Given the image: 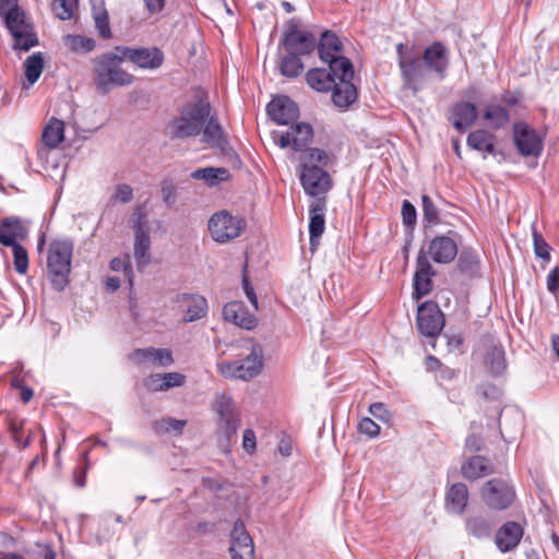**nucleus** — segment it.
Returning a JSON list of instances; mask_svg holds the SVG:
<instances>
[{"mask_svg": "<svg viewBox=\"0 0 559 559\" xmlns=\"http://www.w3.org/2000/svg\"><path fill=\"white\" fill-rule=\"evenodd\" d=\"M467 146L472 150L495 154L496 135L488 130L479 129L471 132L466 140Z\"/></svg>", "mask_w": 559, "mask_h": 559, "instance_id": "obj_35", "label": "nucleus"}, {"mask_svg": "<svg viewBox=\"0 0 559 559\" xmlns=\"http://www.w3.org/2000/svg\"><path fill=\"white\" fill-rule=\"evenodd\" d=\"M10 431L12 433V438L14 440V442L16 444H19L21 442V438H22V430L24 428V420H17V419H12L10 421Z\"/></svg>", "mask_w": 559, "mask_h": 559, "instance_id": "obj_60", "label": "nucleus"}, {"mask_svg": "<svg viewBox=\"0 0 559 559\" xmlns=\"http://www.w3.org/2000/svg\"><path fill=\"white\" fill-rule=\"evenodd\" d=\"M275 144L281 148L292 147L296 152L305 153L309 150L307 146L313 139V130L309 123L294 122L286 132L273 131L271 133Z\"/></svg>", "mask_w": 559, "mask_h": 559, "instance_id": "obj_15", "label": "nucleus"}, {"mask_svg": "<svg viewBox=\"0 0 559 559\" xmlns=\"http://www.w3.org/2000/svg\"><path fill=\"white\" fill-rule=\"evenodd\" d=\"M130 359L136 364L152 361L158 366L167 367L174 362L173 354L167 348H139L130 354Z\"/></svg>", "mask_w": 559, "mask_h": 559, "instance_id": "obj_32", "label": "nucleus"}, {"mask_svg": "<svg viewBox=\"0 0 559 559\" xmlns=\"http://www.w3.org/2000/svg\"><path fill=\"white\" fill-rule=\"evenodd\" d=\"M51 10L61 21L70 20L72 16V8L68 0H52Z\"/></svg>", "mask_w": 559, "mask_h": 559, "instance_id": "obj_51", "label": "nucleus"}, {"mask_svg": "<svg viewBox=\"0 0 559 559\" xmlns=\"http://www.w3.org/2000/svg\"><path fill=\"white\" fill-rule=\"evenodd\" d=\"M110 269L116 272L122 271L128 277L130 285H132V266L129 255L124 258H114L110 261Z\"/></svg>", "mask_w": 559, "mask_h": 559, "instance_id": "obj_52", "label": "nucleus"}, {"mask_svg": "<svg viewBox=\"0 0 559 559\" xmlns=\"http://www.w3.org/2000/svg\"><path fill=\"white\" fill-rule=\"evenodd\" d=\"M444 314L435 301H426L417 310V328L419 332L428 337L440 334L444 326Z\"/></svg>", "mask_w": 559, "mask_h": 559, "instance_id": "obj_17", "label": "nucleus"}, {"mask_svg": "<svg viewBox=\"0 0 559 559\" xmlns=\"http://www.w3.org/2000/svg\"><path fill=\"white\" fill-rule=\"evenodd\" d=\"M132 228L134 229V258L139 269H143L151 262L150 227L145 214L136 209L132 215Z\"/></svg>", "mask_w": 559, "mask_h": 559, "instance_id": "obj_14", "label": "nucleus"}, {"mask_svg": "<svg viewBox=\"0 0 559 559\" xmlns=\"http://www.w3.org/2000/svg\"><path fill=\"white\" fill-rule=\"evenodd\" d=\"M317 46L320 59L329 64L334 74L344 71L346 73L345 75L348 76L349 68L353 67V63L348 58L340 55L343 45L335 33L324 31Z\"/></svg>", "mask_w": 559, "mask_h": 559, "instance_id": "obj_8", "label": "nucleus"}, {"mask_svg": "<svg viewBox=\"0 0 559 559\" xmlns=\"http://www.w3.org/2000/svg\"><path fill=\"white\" fill-rule=\"evenodd\" d=\"M326 209L325 198L314 199L309 205V234L310 246L316 247L325 229L324 212Z\"/></svg>", "mask_w": 559, "mask_h": 559, "instance_id": "obj_25", "label": "nucleus"}, {"mask_svg": "<svg viewBox=\"0 0 559 559\" xmlns=\"http://www.w3.org/2000/svg\"><path fill=\"white\" fill-rule=\"evenodd\" d=\"M495 472L491 461L481 455H474L461 465V473L467 480L474 481Z\"/></svg>", "mask_w": 559, "mask_h": 559, "instance_id": "obj_28", "label": "nucleus"}, {"mask_svg": "<svg viewBox=\"0 0 559 559\" xmlns=\"http://www.w3.org/2000/svg\"><path fill=\"white\" fill-rule=\"evenodd\" d=\"M267 115L277 124H290L297 121L299 108L288 96L282 95L273 98L267 107Z\"/></svg>", "mask_w": 559, "mask_h": 559, "instance_id": "obj_21", "label": "nucleus"}, {"mask_svg": "<svg viewBox=\"0 0 559 559\" xmlns=\"http://www.w3.org/2000/svg\"><path fill=\"white\" fill-rule=\"evenodd\" d=\"M13 251L14 269L17 273L24 274L28 267V257L26 249L19 242L10 246Z\"/></svg>", "mask_w": 559, "mask_h": 559, "instance_id": "obj_49", "label": "nucleus"}, {"mask_svg": "<svg viewBox=\"0 0 559 559\" xmlns=\"http://www.w3.org/2000/svg\"><path fill=\"white\" fill-rule=\"evenodd\" d=\"M436 272L421 249L416 259V271L414 274V296L419 299L432 290V277Z\"/></svg>", "mask_w": 559, "mask_h": 559, "instance_id": "obj_22", "label": "nucleus"}, {"mask_svg": "<svg viewBox=\"0 0 559 559\" xmlns=\"http://www.w3.org/2000/svg\"><path fill=\"white\" fill-rule=\"evenodd\" d=\"M229 552L231 559H253L254 557L253 540L246 531L241 520H237L234 523V527L230 532Z\"/></svg>", "mask_w": 559, "mask_h": 559, "instance_id": "obj_20", "label": "nucleus"}, {"mask_svg": "<svg viewBox=\"0 0 559 559\" xmlns=\"http://www.w3.org/2000/svg\"><path fill=\"white\" fill-rule=\"evenodd\" d=\"M93 19L99 36L104 39L110 38L109 14L104 7V2H100L99 5H93Z\"/></svg>", "mask_w": 559, "mask_h": 559, "instance_id": "obj_42", "label": "nucleus"}, {"mask_svg": "<svg viewBox=\"0 0 559 559\" xmlns=\"http://www.w3.org/2000/svg\"><path fill=\"white\" fill-rule=\"evenodd\" d=\"M333 163V157L320 148H310L300 157V183L305 192L314 199L325 198L333 187L330 174L321 166Z\"/></svg>", "mask_w": 559, "mask_h": 559, "instance_id": "obj_2", "label": "nucleus"}, {"mask_svg": "<svg viewBox=\"0 0 559 559\" xmlns=\"http://www.w3.org/2000/svg\"><path fill=\"white\" fill-rule=\"evenodd\" d=\"M145 3L146 10L151 14L159 13L164 7L166 0H143Z\"/></svg>", "mask_w": 559, "mask_h": 559, "instance_id": "obj_61", "label": "nucleus"}, {"mask_svg": "<svg viewBox=\"0 0 559 559\" xmlns=\"http://www.w3.org/2000/svg\"><path fill=\"white\" fill-rule=\"evenodd\" d=\"M483 447V441L476 436H471L466 440V448L473 451H479Z\"/></svg>", "mask_w": 559, "mask_h": 559, "instance_id": "obj_62", "label": "nucleus"}, {"mask_svg": "<svg viewBox=\"0 0 559 559\" xmlns=\"http://www.w3.org/2000/svg\"><path fill=\"white\" fill-rule=\"evenodd\" d=\"M304 70V63L299 58V55L294 52H287L286 56L282 58L280 63L281 74L293 79L297 78Z\"/></svg>", "mask_w": 559, "mask_h": 559, "instance_id": "obj_41", "label": "nucleus"}, {"mask_svg": "<svg viewBox=\"0 0 559 559\" xmlns=\"http://www.w3.org/2000/svg\"><path fill=\"white\" fill-rule=\"evenodd\" d=\"M162 197L164 202L171 206L176 202V191L171 181L165 180L162 183Z\"/></svg>", "mask_w": 559, "mask_h": 559, "instance_id": "obj_56", "label": "nucleus"}, {"mask_svg": "<svg viewBox=\"0 0 559 559\" xmlns=\"http://www.w3.org/2000/svg\"><path fill=\"white\" fill-rule=\"evenodd\" d=\"M485 503L496 510H504L511 506L515 497L513 488L502 478L486 481L480 490Z\"/></svg>", "mask_w": 559, "mask_h": 559, "instance_id": "obj_16", "label": "nucleus"}, {"mask_svg": "<svg viewBox=\"0 0 559 559\" xmlns=\"http://www.w3.org/2000/svg\"><path fill=\"white\" fill-rule=\"evenodd\" d=\"M369 413L379 420L388 421L389 420V412L385 405L381 402L372 403L369 406Z\"/></svg>", "mask_w": 559, "mask_h": 559, "instance_id": "obj_57", "label": "nucleus"}, {"mask_svg": "<svg viewBox=\"0 0 559 559\" xmlns=\"http://www.w3.org/2000/svg\"><path fill=\"white\" fill-rule=\"evenodd\" d=\"M421 203L424 221L428 222L429 224H437L439 221V212L430 197L424 194L421 197Z\"/></svg>", "mask_w": 559, "mask_h": 559, "instance_id": "obj_50", "label": "nucleus"}, {"mask_svg": "<svg viewBox=\"0 0 559 559\" xmlns=\"http://www.w3.org/2000/svg\"><path fill=\"white\" fill-rule=\"evenodd\" d=\"M215 409L219 416L218 432L224 439V441L219 440V444L225 451H228L229 444L236 438L240 427V415L233 399L226 394L217 395Z\"/></svg>", "mask_w": 559, "mask_h": 559, "instance_id": "obj_6", "label": "nucleus"}, {"mask_svg": "<svg viewBox=\"0 0 559 559\" xmlns=\"http://www.w3.org/2000/svg\"><path fill=\"white\" fill-rule=\"evenodd\" d=\"M406 46L403 43L397 44L396 52L399 56V66L404 80V86L417 94L423 83L426 82V70L417 57L405 55Z\"/></svg>", "mask_w": 559, "mask_h": 559, "instance_id": "obj_11", "label": "nucleus"}, {"mask_svg": "<svg viewBox=\"0 0 559 559\" xmlns=\"http://www.w3.org/2000/svg\"><path fill=\"white\" fill-rule=\"evenodd\" d=\"M522 536V526L516 522L510 521L498 530L496 534V544L502 552H507L518 546Z\"/></svg>", "mask_w": 559, "mask_h": 559, "instance_id": "obj_31", "label": "nucleus"}, {"mask_svg": "<svg viewBox=\"0 0 559 559\" xmlns=\"http://www.w3.org/2000/svg\"><path fill=\"white\" fill-rule=\"evenodd\" d=\"M25 76L29 85L36 83L44 70V57L41 52H35L24 61Z\"/></svg>", "mask_w": 559, "mask_h": 559, "instance_id": "obj_40", "label": "nucleus"}, {"mask_svg": "<svg viewBox=\"0 0 559 559\" xmlns=\"http://www.w3.org/2000/svg\"><path fill=\"white\" fill-rule=\"evenodd\" d=\"M466 528L471 535L477 538H485L490 535L492 525L487 519L477 515L466 521Z\"/></svg>", "mask_w": 559, "mask_h": 559, "instance_id": "obj_45", "label": "nucleus"}, {"mask_svg": "<svg viewBox=\"0 0 559 559\" xmlns=\"http://www.w3.org/2000/svg\"><path fill=\"white\" fill-rule=\"evenodd\" d=\"M514 144L523 156H539L543 151V140L526 123H515L513 127Z\"/></svg>", "mask_w": 559, "mask_h": 559, "instance_id": "obj_19", "label": "nucleus"}, {"mask_svg": "<svg viewBox=\"0 0 559 559\" xmlns=\"http://www.w3.org/2000/svg\"><path fill=\"white\" fill-rule=\"evenodd\" d=\"M462 344H463V338L460 335L452 336L449 340V345L454 349H459L462 346Z\"/></svg>", "mask_w": 559, "mask_h": 559, "instance_id": "obj_64", "label": "nucleus"}, {"mask_svg": "<svg viewBox=\"0 0 559 559\" xmlns=\"http://www.w3.org/2000/svg\"><path fill=\"white\" fill-rule=\"evenodd\" d=\"M533 245H534V252L535 254L543 259L546 262H549L551 259L550 255V246L548 242L544 239L543 235L537 231L536 228H533Z\"/></svg>", "mask_w": 559, "mask_h": 559, "instance_id": "obj_48", "label": "nucleus"}, {"mask_svg": "<svg viewBox=\"0 0 559 559\" xmlns=\"http://www.w3.org/2000/svg\"><path fill=\"white\" fill-rule=\"evenodd\" d=\"M359 431L370 438L377 437L380 433V426L371 418L365 417L359 421Z\"/></svg>", "mask_w": 559, "mask_h": 559, "instance_id": "obj_53", "label": "nucleus"}, {"mask_svg": "<svg viewBox=\"0 0 559 559\" xmlns=\"http://www.w3.org/2000/svg\"><path fill=\"white\" fill-rule=\"evenodd\" d=\"M115 51L121 53V58L124 60L143 70L159 69L165 61V55L158 47L117 46Z\"/></svg>", "mask_w": 559, "mask_h": 559, "instance_id": "obj_13", "label": "nucleus"}, {"mask_svg": "<svg viewBox=\"0 0 559 559\" xmlns=\"http://www.w3.org/2000/svg\"><path fill=\"white\" fill-rule=\"evenodd\" d=\"M27 235V228L19 217H5L0 222V243L9 247Z\"/></svg>", "mask_w": 559, "mask_h": 559, "instance_id": "obj_30", "label": "nucleus"}, {"mask_svg": "<svg viewBox=\"0 0 559 559\" xmlns=\"http://www.w3.org/2000/svg\"><path fill=\"white\" fill-rule=\"evenodd\" d=\"M479 266V257L478 254L471 248H463L460 251L457 267L461 272L466 274H474L478 270Z\"/></svg>", "mask_w": 559, "mask_h": 559, "instance_id": "obj_44", "label": "nucleus"}, {"mask_svg": "<svg viewBox=\"0 0 559 559\" xmlns=\"http://www.w3.org/2000/svg\"><path fill=\"white\" fill-rule=\"evenodd\" d=\"M340 74H334L331 69L329 68H314L310 69L306 74V81L308 85L318 91V92H329L333 90L335 84L337 83L336 80H340Z\"/></svg>", "mask_w": 559, "mask_h": 559, "instance_id": "obj_33", "label": "nucleus"}, {"mask_svg": "<svg viewBox=\"0 0 559 559\" xmlns=\"http://www.w3.org/2000/svg\"><path fill=\"white\" fill-rule=\"evenodd\" d=\"M246 227V222L234 216L227 211H221L213 214L209 221V231L212 239L218 243H226L241 235Z\"/></svg>", "mask_w": 559, "mask_h": 559, "instance_id": "obj_9", "label": "nucleus"}, {"mask_svg": "<svg viewBox=\"0 0 559 559\" xmlns=\"http://www.w3.org/2000/svg\"><path fill=\"white\" fill-rule=\"evenodd\" d=\"M223 317L226 321L246 330H252L258 323L257 317L251 314L240 301L226 304L223 308Z\"/></svg>", "mask_w": 559, "mask_h": 559, "instance_id": "obj_26", "label": "nucleus"}, {"mask_svg": "<svg viewBox=\"0 0 559 559\" xmlns=\"http://www.w3.org/2000/svg\"><path fill=\"white\" fill-rule=\"evenodd\" d=\"M340 80L333 87L332 100L338 108H348L357 99V90L352 83L354 78V69L349 68L348 76L344 71H340Z\"/></svg>", "mask_w": 559, "mask_h": 559, "instance_id": "obj_24", "label": "nucleus"}, {"mask_svg": "<svg viewBox=\"0 0 559 559\" xmlns=\"http://www.w3.org/2000/svg\"><path fill=\"white\" fill-rule=\"evenodd\" d=\"M420 61L426 70V80L428 72L431 71L442 81L447 76L450 64L449 49L442 41H433L424 50Z\"/></svg>", "mask_w": 559, "mask_h": 559, "instance_id": "obj_18", "label": "nucleus"}, {"mask_svg": "<svg viewBox=\"0 0 559 559\" xmlns=\"http://www.w3.org/2000/svg\"><path fill=\"white\" fill-rule=\"evenodd\" d=\"M202 142L206 143L211 147L225 150L227 145V140L225 138L224 131L217 120V118L210 112V118L204 123L201 133Z\"/></svg>", "mask_w": 559, "mask_h": 559, "instance_id": "obj_34", "label": "nucleus"}, {"mask_svg": "<svg viewBox=\"0 0 559 559\" xmlns=\"http://www.w3.org/2000/svg\"><path fill=\"white\" fill-rule=\"evenodd\" d=\"M262 347L254 344L246 358L233 362H222L218 365V371L226 378L251 380L262 370Z\"/></svg>", "mask_w": 559, "mask_h": 559, "instance_id": "obj_7", "label": "nucleus"}, {"mask_svg": "<svg viewBox=\"0 0 559 559\" xmlns=\"http://www.w3.org/2000/svg\"><path fill=\"white\" fill-rule=\"evenodd\" d=\"M175 301L185 310V322L198 321L207 314V301L199 294H178Z\"/></svg>", "mask_w": 559, "mask_h": 559, "instance_id": "obj_23", "label": "nucleus"}, {"mask_svg": "<svg viewBox=\"0 0 559 559\" xmlns=\"http://www.w3.org/2000/svg\"><path fill=\"white\" fill-rule=\"evenodd\" d=\"M468 500V490L465 484L456 483L453 484L447 493V506L448 509L453 512L461 514L466 508Z\"/></svg>", "mask_w": 559, "mask_h": 559, "instance_id": "obj_37", "label": "nucleus"}, {"mask_svg": "<svg viewBox=\"0 0 559 559\" xmlns=\"http://www.w3.org/2000/svg\"><path fill=\"white\" fill-rule=\"evenodd\" d=\"M485 361L492 374H501L507 367L503 347L492 345L486 355Z\"/></svg>", "mask_w": 559, "mask_h": 559, "instance_id": "obj_39", "label": "nucleus"}, {"mask_svg": "<svg viewBox=\"0 0 559 559\" xmlns=\"http://www.w3.org/2000/svg\"><path fill=\"white\" fill-rule=\"evenodd\" d=\"M281 44L287 52L297 55H309L317 47L314 35L311 32L301 31L299 21L295 17L286 22Z\"/></svg>", "mask_w": 559, "mask_h": 559, "instance_id": "obj_10", "label": "nucleus"}, {"mask_svg": "<svg viewBox=\"0 0 559 559\" xmlns=\"http://www.w3.org/2000/svg\"><path fill=\"white\" fill-rule=\"evenodd\" d=\"M476 118L477 108L469 102H459L451 108L450 120L453 127L460 132H464L472 127Z\"/></svg>", "mask_w": 559, "mask_h": 559, "instance_id": "obj_27", "label": "nucleus"}, {"mask_svg": "<svg viewBox=\"0 0 559 559\" xmlns=\"http://www.w3.org/2000/svg\"><path fill=\"white\" fill-rule=\"evenodd\" d=\"M484 118L490 121L492 129H499L509 122L510 116L504 107L493 105L487 107Z\"/></svg>", "mask_w": 559, "mask_h": 559, "instance_id": "obj_46", "label": "nucleus"}, {"mask_svg": "<svg viewBox=\"0 0 559 559\" xmlns=\"http://www.w3.org/2000/svg\"><path fill=\"white\" fill-rule=\"evenodd\" d=\"M212 106L207 94L198 88L191 100L187 102L166 124L164 133L169 140H187L200 135L210 118Z\"/></svg>", "mask_w": 559, "mask_h": 559, "instance_id": "obj_1", "label": "nucleus"}, {"mask_svg": "<svg viewBox=\"0 0 559 559\" xmlns=\"http://www.w3.org/2000/svg\"><path fill=\"white\" fill-rule=\"evenodd\" d=\"M66 46L74 52H90L95 48V40L81 35H67Z\"/></svg>", "mask_w": 559, "mask_h": 559, "instance_id": "obj_47", "label": "nucleus"}, {"mask_svg": "<svg viewBox=\"0 0 559 559\" xmlns=\"http://www.w3.org/2000/svg\"><path fill=\"white\" fill-rule=\"evenodd\" d=\"M124 60L119 52H107L93 60V76L97 90L108 93L112 86L130 85L134 76L124 71L120 64Z\"/></svg>", "mask_w": 559, "mask_h": 559, "instance_id": "obj_4", "label": "nucleus"}, {"mask_svg": "<svg viewBox=\"0 0 559 559\" xmlns=\"http://www.w3.org/2000/svg\"><path fill=\"white\" fill-rule=\"evenodd\" d=\"M462 236L454 230H449L445 235L433 237L427 248L426 255L430 257L433 262L439 264H449L459 254V245Z\"/></svg>", "mask_w": 559, "mask_h": 559, "instance_id": "obj_12", "label": "nucleus"}, {"mask_svg": "<svg viewBox=\"0 0 559 559\" xmlns=\"http://www.w3.org/2000/svg\"><path fill=\"white\" fill-rule=\"evenodd\" d=\"M186 426L187 420L166 417L160 420H156L153 424V429L157 435L175 433L179 436L182 433Z\"/></svg>", "mask_w": 559, "mask_h": 559, "instance_id": "obj_43", "label": "nucleus"}, {"mask_svg": "<svg viewBox=\"0 0 559 559\" xmlns=\"http://www.w3.org/2000/svg\"><path fill=\"white\" fill-rule=\"evenodd\" d=\"M185 382L186 376L177 371L153 373L144 380V386L151 392H160L182 386Z\"/></svg>", "mask_w": 559, "mask_h": 559, "instance_id": "obj_29", "label": "nucleus"}, {"mask_svg": "<svg viewBox=\"0 0 559 559\" xmlns=\"http://www.w3.org/2000/svg\"><path fill=\"white\" fill-rule=\"evenodd\" d=\"M242 287L250 304L254 307V309H258L257 294L246 275L242 276Z\"/></svg>", "mask_w": 559, "mask_h": 559, "instance_id": "obj_59", "label": "nucleus"}, {"mask_svg": "<svg viewBox=\"0 0 559 559\" xmlns=\"http://www.w3.org/2000/svg\"><path fill=\"white\" fill-rule=\"evenodd\" d=\"M416 217L417 214L415 206L409 201L404 200L402 205V218L404 225L409 227L414 226L416 223Z\"/></svg>", "mask_w": 559, "mask_h": 559, "instance_id": "obj_54", "label": "nucleus"}, {"mask_svg": "<svg viewBox=\"0 0 559 559\" xmlns=\"http://www.w3.org/2000/svg\"><path fill=\"white\" fill-rule=\"evenodd\" d=\"M106 287L110 292H115L120 287V280L118 277H108L106 281Z\"/></svg>", "mask_w": 559, "mask_h": 559, "instance_id": "obj_63", "label": "nucleus"}, {"mask_svg": "<svg viewBox=\"0 0 559 559\" xmlns=\"http://www.w3.org/2000/svg\"><path fill=\"white\" fill-rule=\"evenodd\" d=\"M133 198V190L129 185L121 183L116 186L115 194L112 195V200L119 201L121 203H128Z\"/></svg>", "mask_w": 559, "mask_h": 559, "instance_id": "obj_55", "label": "nucleus"}, {"mask_svg": "<svg viewBox=\"0 0 559 559\" xmlns=\"http://www.w3.org/2000/svg\"><path fill=\"white\" fill-rule=\"evenodd\" d=\"M190 177L194 180H203L209 187H214L229 180L230 174L224 167H204L193 170Z\"/></svg>", "mask_w": 559, "mask_h": 559, "instance_id": "obj_36", "label": "nucleus"}, {"mask_svg": "<svg viewBox=\"0 0 559 559\" xmlns=\"http://www.w3.org/2000/svg\"><path fill=\"white\" fill-rule=\"evenodd\" d=\"M72 252L73 242L69 239H56L49 245L47 255L48 277L52 288L58 292H62L69 284Z\"/></svg>", "mask_w": 559, "mask_h": 559, "instance_id": "obj_5", "label": "nucleus"}, {"mask_svg": "<svg viewBox=\"0 0 559 559\" xmlns=\"http://www.w3.org/2000/svg\"><path fill=\"white\" fill-rule=\"evenodd\" d=\"M64 138V123L63 121L51 118L47 126L44 128L41 139L45 145L50 148H56Z\"/></svg>", "mask_w": 559, "mask_h": 559, "instance_id": "obj_38", "label": "nucleus"}, {"mask_svg": "<svg viewBox=\"0 0 559 559\" xmlns=\"http://www.w3.org/2000/svg\"><path fill=\"white\" fill-rule=\"evenodd\" d=\"M255 435L252 429H246L242 436V448L248 452L252 453L255 450Z\"/></svg>", "mask_w": 559, "mask_h": 559, "instance_id": "obj_58", "label": "nucleus"}, {"mask_svg": "<svg viewBox=\"0 0 559 559\" xmlns=\"http://www.w3.org/2000/svg\"><path fill=\"white\" fill-rule=\"evenodd\" d=\"M0 17L13 37L14 50L27 51L38 45V38L19 0H0Z\"/></svg>", "mask_w": 559, "mask_h": 559, "instance_id": "obj_3", "label": "nucleus"}]
</instances>
